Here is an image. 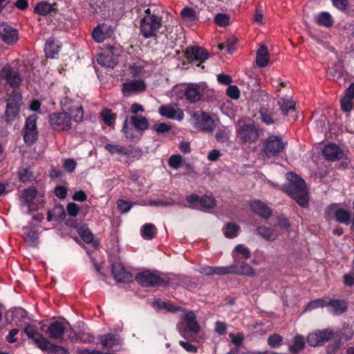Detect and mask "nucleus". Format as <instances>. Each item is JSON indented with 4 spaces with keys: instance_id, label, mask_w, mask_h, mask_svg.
<instances>
[{
    "instance_id": "nucleus-1",
    "label": "nucleus",
    "mask_w": 354,
    "mask_h": 354,
    "mask_svg": "<svg viewBox=\"0 0 354 354\" xmlns=\"http://www.w3.org/2000/svg\"><path fill=\"white\" fill-rule=\"evenodd\" d=\"M287 178L289 183L281 187L282 191L293 198L301 207H308V193L304 180L293 172L288 173Z\"/></svg>"
},
{
    "instance_id": "nucleus-2",
    "label": "nucleus",
    "mask_w": 354,
    "mask_h": 354,
    "mask_svg": "<svg viewBox=\"0 0 354 354\" xmlns=\"http://www.w3.org/2000/svg\"><path fill=\"white\" fill-rule=\"evenodd\" d=\"M29 339H31L37 348L48 354H68V351L63 346L52 343L49 339L39 333L35 326L28 324L24 329Z\"/></svg>"
},
{
    "instance_id": "nucleus-3",
    "label": "nucleus",
    "mask_w": 354,
    "mask_h": 354,
    "mask_svg": "<svg viewBox=\"0 0 354 354\" xmlns=\"http://www.w3.org/2000/svg\"><path fill=\"white\" fill-rule=\"evenodd\" d=\"M237 137L244 143H254L259 136V129L250 119L238 120L236 125Z\"/></svg>"
},
{
    "instance_id": "nucleus-4",
    "label": "nucleus",
    "mask_w": 354,
    "mask_h": 354,
    "mask_svg": "<svg viewBox=\"0 0 354 354\" xmlns=\"http://www.w3.org/2000/svg\"><path fill=\"white\" fill-rule=\"evenodd\" d=\"M178 332L185 339L193 341L200 330V326L196 321L193 311L185 313L181 322L178 324Z\"/></svg>"
},
{
    "instance_id": "nucleus-5",
    "label": "nucleus",
    "mask_w": 354,
    "mask_h": 354,
    "mask_svg": "<svg viewBox=\"0 0 354 354\" xmlns=\"http://www.w3.org/2000/svg\"><path fill=\"white\" fill-rule=\"evenodd\" d=\"M162 26V17L158 15H145L140 22V35L145 39L156 37Z\"/></svg>"
},
{
    "instance_id": "nucleus-6",
    "label": "nucleus",
    "mask_w": 354,
    "mask_h": 354,
    "mask_svg": "<svg viewBox=\"0 0 354 354\" xmlns=\"http://www.w3.org/2000/svg\"><path fill=\"white\" fill-rule=\"evenodd\" d=\"M286 145L287 142L280 136L271 135L263 141L262 151L268 158L277 156L283 151Z\"/></svg>"
},
{
    "instance_id": "nucleus-7",
    "label": "nucleus",
    "mask_w": 354,
    "mask_h": 354,
    "mask_svg": "<svg viewBox=\"0 0 354 354\" xmlns=\"http://www.w3.org/2000/svg\"><path fill=\"white\" fill-rule=\"evenodd\" d=\"M49 123L55 131H68L71 128V114L66 112L52 113L49 115Z\"/></svg>"
},
{
    "instance_id": "nucleus-8",
    "label": "nucleus",
    "mask_w": 354,
    "mask_h": 354,
    "mask_svg": "<svg viewBox=\"0 0 354 354\" xmlns=\"http://www.w3.org/2000/svg\"><path fill=\"white\" fill-rule=\"evenodd\" d=\"M135 280L142 287L160 286L168 283V282L160 277L158 275L151 272L149 270L138 273L136 276Z\"/></svg>"
},
{
    "instance_id": "nucleus-9",
    "label": "nucleus",
    "mask_w": 354,
    "mask_h": 354,
    "mask_svg": "<svg viewBox=\"0 0 354 354\" xmlns=\"http://www.w3.org/2000/svg\"><path fill=\"white\" fill-rule=\"evenodd\" d=\"M326 213L328 219L335 218L337 222L348 225L351 223V212L344 208L338 207L336 204L329 205Z\"/></svg>"
},
{
    "instance_id": "nucleus-10",
    "label": "nucleus",
    "mask_w": 354,
    "mask_h": 354,
    "mask_svg": "<svg viewBox=\"0 0 354 354\" xmlns=\"http://www.w3.org/2000/svg\"><path fill=\"white\" fill-rule=\"evenodd\" d=\"M41 330L48 338L53 340L61 341L64 339L66 328L64 322L54 321L50 322L48 326L44 324L41 326Z\"/></svg>"
},
{
    "instance_id": "nucleus-11",
    "label": "nucleus",
    "mask_w": 354,
    "mask_h": 354,
    "mask_svg": "<svg viewBox=\"0 0 354 354\" xmlns=\"http://www.w3.org/2000/svg\"><path fill=\"white\" fill-rule=\"evenodd\" d=\"M37 117L35 115L29 116L26 119L23 129L24 142L30 145H32L37 139Z\"/></svg>"
},
{
    "instance_id": "nucleus-12",
    "label": "nucleus",
    "mask_w": 354,
    "mask_h": 354,
    "mask_svg": "<svg viewBox=\"0 0 354 354\" xmlns=\"http://www.w3.org/2000/svg\"><path fill=\"white\" fill-rule=\"evenodd\" d=\"M334 333L333 330L326 328L310 333L307 337V342L311 346H318L323 345L333 338Z\"/></svg>"
},
{
    "instance_id": "nucleus-13",
    "label": "nucleus",
    "mask_w": 354,
    "mask_h": 354,
    "mask_svg": "<svg viewBox=\"0 0 354 354\" xmlns=\"http://www.w3.org/2000/svg\"><path fill=\"white\" fill-rule=\"evenodd\" d=\"M0 80H4L6 83L12 88L18 87L21 82L19 72L10 66H4L0 71Z\"/></svg>"
},
{
    "instance_id": "nucleus-14",
    "label": "nucleus",
    "mask_w": 354,
    "mask_h": 354,
    "mask_svg": "<svg viewBox=\"0 0 354 354\" xmlns=\"http://www.w3.org/2000/svg\"><path fill=\"white\" fill-rule=\"evenodd\" d=\"M185 57L189 62H198L197 66L209 58V54L203 47L194 46L187 47L185 50Z\"/></svg>"
},
{
    "instance_id": "nucleus-15",
    "label": "nucleus",
    "mask_w": 354,
    "mask_h": 354,
    "mask_svg": "<svg viewBox=\"0 0 354 354\" xmlns=\"http://www.w3.org/2000/svg\"><path fill=\"white\" fill-rule=\"evenodd\" d=\"M205 88L204 84H189L184 90V96L190 103H196L201 99Z\"/></svg>"
},
{
    "instance_id": "nucleus-16",
    "label": "nucleus",
    "mask_w": 354,
    "mask_h": 354,
    "mask_svg": "<svg viewBox=\"0 0 354 354\" xmlns=\"http://www.w3.org/2000/svg\"><path fill=\"white\" fill-rule=\"evenodd\" d=\"M0 39L8 45H13L18 39V31L7 23L0 24Z\"/></svg>"
},
{
    "instance_id": "nucleus-17",
    "label": "nucleus",
    "mask_w": 354,
    "mask_h": 354,
    "mask_svg": "<svg viewBox=\"0 0 354 354\" xmlns=\"http://www.w3.org/2000/svg\"><path fill=\"white\" fill-rule=\"evenodd\" d=\"M146 89V84L143 80H133L124 82L122 85V91L125 96H129L133 93H140Z\"/></svg>"
},
{
    "instance_id": "nucleus-18",
    "label": "nucleus",
    "mask_w": 354,
    "mask_h": 354,
    "mask_svg": "<svg viewBox=\"0 0 354 354\" xmlns=\"http://www.w3.org/2000/svg\"><path fill=\"white\" fill-rule=\"evenodd\" d=\"M249 205L252 211L264 219H268L272 215V210L266 203L260 200H252Z\"/></svg>"
},
{
    "instance_id": "nucleus-19",
    "label": "nucleus",
    "mask_w": 354,
    "mask_h": 354,
    "mask_svg": "<svg viewBox=\"0 0 354 354\" xmlns=\"http://www.w3.org/2000/svg\"><path fill=\"white\" fill-rule=\"evenodd\" d=\"M100 342L105 349L119 351L122 344L121 339L118 335L108 333L100 337Z\"/></svg>"
},
{
    "instance_id": "nucleus-20",
    "label": "nucleus",
    "mask_w": 354,
    "mask_h": 354,
    "mask_svg": "<svg viewBox=\"0 0 354 354\" xmlns=\"http://www.w3.org/2000/svg\"><path fill=\"white\" fill-rule=\"evenodd\" d=\"M159 113L167 118L181 120L184 113L176 105H163L159 108Z\"/></svg>"
},
{
    "instance_id": "nucleus-21",
    "label": "nucleus",
    "mask_w": 354,
    "mask_h": 354,
    "mask_svg": "<svg viewBox=\"0 0 354 354\" xmlns=\"http://www.w3.org/2000/svg\"><path fill=\"white\" fill-rule=\"evenodd\" d=\"M322 154L326 159L330 161L342 159L344 156L343 150L334 143L326 145L322 149Z\"/></svg>"
},
{
    "instance_id": "nucleus-22",
    "label": "nucleus",
    "mask_w": 354,
    "mask_h": 354,
    "mask_svg": "<svg viewBox=\"0 0 354 354\" xmlns=\"http://www.w3.org/2000/svg\"><path fill=\"white\" fill-rule=\"evenodd\" d=\"M112 274L118 282L129 283L132 281L133 275L120 264L112 265Z\"/></svg>"
},
{
    "instance_id": "nucleus-23",
    "label": "nucleus",
    "mask_w": 354,
    "mask_h": 354,
    "mask_svg": "<svg viewBox=\"0 0 354 354\" xmlns=\"http://www.w3.org/2000/svg\"><path fill=\"white\" fill-rule=\"evenodd\" d=\"M256 232L263 239L268 241H274L279 236V233L276 227L258 226L256 229Z\"/></svg>"
},
{
    "instance_id": "nucleus-24",
    "label": "nucleus",
    "mask_w": 354,
    "mask_h": 354,
    "mask_svg": "<svg viewBox=\"0 0 354 354\" xmlns=\"http://www.w3.org/2000/svg\"><path fill=\"white\" fill-rule=\"evenodd\" d=\"M33 12L40 16H46L57 12V4H52L48 1H42L37 3Z\"/></svg>"
},
{
    "instance_id": "nucleus-25",
    "label": "nucleus",
    "mask_w": 354,
    "mask_h": 354,
    "mask_svg": "<svg viewBox=\"0 0 354 354\" xmlns=\"http://www.w3.org/2000/svg\"><path fill=\"white\" fill-rule=\"evenodd\" d=\"M232 274L252 277L254 275V268L248 263L241 261L232 265Z\"/></svg>"
},
{
    "instance_id": "nucleus-26",
    "label": "nucleus",
    "mask_w": 354,
    "mask_h": 354,
    "mask_svg": "<svg viewBox=\"0 0 354 354\" xmlns=\"http://www.w3.org/2000/svg\"><path fill=\"white\" fill-rule=\"evenodd\" d=\"M327 307L329 311L334 315H341L347 309V305L344 300L328 299Z\"/></svg>"
},
{
    "instance_id": "nucleus-27",
    "label": "nucleus",
    "mask_w": 354,
    "mask_h": 354,
    "mask_svg": "<svg viewBox=\"0 0 354 354\" xmlns=\"http://www.w3.org/2000/svg\"><path fill=\"white\" fill-rule=\"evenodd\" d=\"M315 22L320 26L330 28L333 26L334 20L331 15L328 12H322L315 17Z\"/></svg>"
},
{
    "instance_id": "nucleus-28",
    "label": "nucleus",
    "mask_w": 354,
    "mask_h": 354,
    "mask_svg": "<svg viewBox=\"0 0 354 354\" xmlns=\"http://www.w3.org/2000/svg\"><path fill=\"white\" fill-rule=\"evenodd\" d=\"M37 194V191L35 187H28L24 190H23L21 196L20 200L21 202V204L23 205H27L28 207L30 206L31 203L34 201V199L36 198Z\"/></svg>"
},
{
    "instance_id": "nucleus-29",
    "label": "nucleus",
    "mask_w": 354,
    "mask_h": 354,
    "mask_svg": "<svg viewBox=\"0 0 354 354\" xmlns=\"http://www.w3.org/2000/svg\"><path fill=\"white\" fill-rule=\"evenodd\" d=\"M353 335V329L348 326H344L335 334L334 333L333 337L337 339L340 343H343L351 339Z\"/></svg>"
},
{
    "instance_id": "nucleus-30",
    "label": "nucleus",
    "mask_w": 354,
    "mask_h": 354,
    "mask_svg": "<svg viewBox=\"0 0 354 354\" xmlns=\"http://www.w3.org/2000/svg\"><path fill=\"white\" fill-rule=\"evenodd\" d=\"M269 61V53L268 48L265 45L259 47L257 52L256 62L257 64L261 68L267 66Z\"/></svg>"
},
{
    "instance_id": "nucleus-31",
    "label": "nucleus",
    "mask_w": 354,
    "mask_h": 354,
    "mask_svg": "<svg viewBox=\"0 0 354 354\" xmlns=\"http://www.w3.org/2000/svg\"><path fill=\"white\" fill-rule=\"evenodd\" d=\"M130 120L134 128L138 130L145 131L149 128L148 120L141 115L132 116Z\"/></svg>"
},
{
    "instance_id": "nucleus-32",
    "label": "nucleus",
    "mask_w": 354,
    "mask_h": 354,
    "mask_svg": "<svg viewBox=\"0 0 354 354\" xmlns=\"http://www.w3.org/2000/svg\"><path fill=\"white\" fill-rule=\"evenodd\" d=\"M60 46L55 44L53 39H48L45 44L44 52L48 58H55V55L58 54Z\"/></svg>"
},
{
    "instance_id": "nucleus-33",
    "label": "nucleus",
    "mask_w": 354,
    "mask_h": 354,
    "mask_svg": "<svg viewBox=\"0 0 354 354\" xmlns=\"http://www.w3.org/2000/svg\"><path fill=\"white\" fill-rule=\"evenodd\" d=\"M241 227L234 222H230L226 224L223 229V234L226 238L233 239L239 235Z\"/></svg>"
},
{
    "instance_id": "nucleus-34",
    "label": "nucleus",
    "mask_w": 354,
    "mask_h": 354,
    "mask_svg": "<svg viewBox=\"0 0 354 354\" xmlns=\"http://www.w3.org/2000/svg\"><path fill=\"white\" fill-rule=\"evenodd\" d=\"M277 104L285 115L295 111V103L291 98L281 97L278 100Z\"/></svg>"
},
{
    "instance_id": "nucleus-35",
    "label": "nucleus",
    "mask_w": 354,
    "mask_h": 354,
    "mask_svg": "<svg viewBox=\"0 0 354 354\" xmlns=\"http://www.w3.org/2000/svg\"><path fill=\"white\" fill-rule=\"evenodd\" d=\"M261 121L267 125H270L274 122L273 116L274 112L266 107H261L259 109Z\"/></svg>"
},
{
    "instance_id": "nucleus-36",
    "label": "nucleus",
    "mask_w": 354,
    "mask_h": 354,
    "mask_svg": "<svg viewBox=\"0 0 354 354\" xmlns=\"http://www.w3.org/2000/svg\"><path fill=\"white\" fill-rule=\"evenodd\" d=\"M106 30L105 26L96 27L92 32L93 39L97 43L104 41L109 37L108 32Z\"/></svg>"
},
{
    "instance_id": "nucleus-37",
    "label": "nucleus",
    "mask_w": 354,
    "mask_h": 354,
    "mask_svg": "<svg viewBox=\"0 0 354 354\" xmlns=\"http://www.w3.org/2000/svg\"><path fill=\"white\" fill-rule=\"evenodd\" d=\"M97 62L99 64L108 68H113L117 63L112 55L105 53L100 55Z\"/></svg>"
},
{
    "instance_id": "nucleus-38",
    "label": "nucleus",
    "mask_w": 354,
    "mask_h": 354,
    "mask_svg": "<svg viewBox=\"0 0 354 354\" xmlns=\"http://www.w3.org/2000/svg\"><path fill=\"white\" fill-rule=\"evenodd\" d=\"M156 227L153 224L147 223L143 225L141 233L144 239L150 240L155 238L156 235Z\"/></svg>"
},
{
    "instance_id": "nucleus-39",
    "label": "nucleus",
    "mask_w": 354,
    "mask_h": 354,
    "mask_svg": "<svg viewBox=\"0 0 354 354\" xmlns=\"http://www.w3.org/2000/svg\"><path fill=\"white\" fill-rule=\"evenodd\" d=\"M20 109L6 104L3 119L6 122L14 121L19 114Z\"/></svg>"
},
{
    "instance_id": "nucleus-40",
    "label": "nucleus",
    "mask_w": 354,
    "mask_h": 354,
    "mask_svg": "<svg viewBox=\"0 0 354 354\" xmlns=\"http://www.w3.org/2000/svg\"><path fill=\"white\" fill-rule=\"evenodd\" d=\"M65 109L69 111L71 114H73L75 112V114L73 115V119L75 122H79L82 120L84 111L82 107L80 105L76 104L70 107L65 106Z\"/></svg>"
},
{
    "instance_id": "nucleus-41",
    "label": "nucleus",
    "mask_w": 354,
    "mask_h": 354,
    "mask_svg": "<svg viewBox=\"0 0 354 354\" xmlns=\"http://www.w3.org/2000/svg\"><path fill=\"white\" fill-rule=\"evenodd\" d=\"M199 126L203 130L212 131L214 128V122L209 115L203 114Z\"/></svg>"
},
{
    "instance_id": "nucleus-42",
    "label": "nucleus",
    "mask_w": 354,
    "mask_h": 354,
    "mask_svg": "<svg viewBox=\"0 0 354 354\" xmlns=\"http://www.w3.org/2000/svg\"><path fill=\"white\" fill-rule=\"evenodd\" d=\"M21 100L22 96L20 93L17 91H12L7 100L6 104H10V106L20 109L22 104Z\"/></svg>"
},
{
    "instance_id": "nucleus-43",
    "label": "nucleus",
    "mask_w": 354,
    "mask_h": 354,
    "mask_svg": "<svg viewBox=\"0 0 354 354\" xmlns=\"http://www.w3.org/2000/svg\"><path fill=\"white\" fill-rule=\"evenodd\" d=\"M304 347V339L301 335H297L294 337V342L289 348V350L292 353H297L301 351Z\"/></svg>"
},
{
    "instance_id": "nucleus-44",
    "label": "nucleus",
    "mask_w": 354,
    "mask_h": 354,
    "mask_svg": "<svg viewBox=\"0 0 354 354\" xmlns=\"http://www.w3.org/2000/svg\"><path fill=\"white\" fill-rule=\"evenodd\" d=\"M216 200L211 196L204 195L200 198L199 205L203 209H212L216 206Z\"/></svg>"
},
{
    "instance_id": "nucleus-45",
    "label": "nucleus",
    "mask_w": 354,
    "mask_h": 354,
    "mask_svg": "<svg viewBox=\"0 0 354 354\" xmlns=\"http://www.w3.org/2000/svg\"><path fill=\"white\" fill-rule=\"evenodd\" d=\"M71 341H77L80 340L84 343H90L93 340V336L88 333H75L69 336Z\"/></svg>"
},
{
    "instance_id": "nucleus-46",
    "label": "nucleus",
    "mask_w": 354,
    "mask_h": 354,
    "mask_svg": "<svg viewBox=\"0 0 354 354\" xmlns=\"http://www.w3.org/2000/svg\"><path fill=\"white\" fill-rule=\"evenodd\" d=\"M100 116L102 120L107 126L112 125L116 118L115 114L112 113L111 111L108 109H103L101 112Z\"/></svg>"
},
{
    "instance_id": "nucleus-47",
    "label": "nucleus",
    "mask_w": 354,
    "mask_h": 354,
    "mask_svg": "<svg viewBox=\"0 0 354 354\" xmlns=\"http://www.w3.org/2000/svg\"><path fill=\"white\" fill-rule=\"evenodd\" d=\"M327 302L328 299H317L313 301H311L308 303V304L306 306L305 310H312L313 309L317 308H323L324 306H327Z\"/></svg>"
},
{
    "instance_id": "nucleus-48",
    "label": "nucleus",
    "mask_w": 354,
    "mask_h": 354,
    "mask_svg": "<svg viewBox=\"0 0 354 354\" xmlns=\"http://www.w3.org/2000/svg\"><path fill=\"white\" fill-rule=\"evenodd\" d=\"M181 17L187 21H193L196 19V11L189 7L183 8L180 12Z\"/></svg>"
},
{
    "instance_id": "nucleus-49",
    "label": "nucleus",
    "mask_w": 354,
    "mask_h": 354,
    "mask_svg": "<svg viewBox=\"0 0 354 354\" xmlns=\"http://www.w3.org/2000/svg\"><path fill=\"white\" fill-rule=\"evenodd\" d=\"M104 148L111 153L127 154L125 148L120 145L107 144Z\"/></svg>"
},
{
    "instance_id": "nucleus-50",
    "label": "nucleus",
    "mask_w": 354,
    "mask_h": 354,
    "mask_svg": "<svg viewBox=\"0 0 354 354\" xmlns=\"http://www.w3.org/2000/svg\"><path fill=\"white\" fill-rule=\"evenodd\" d=\"M26 241L31 246H37L39 243V234L35 230H30L26 236Z\"/></svg>"
},
{
    "instance_id": "nucleus-51",
    "label": "nucleus",
    "mask_w": 354,
    "mask_h": 354,
    "mask_svg": "<svg viewBox=\"0 0 354 354\" xmlns=\"http://www.w3.org/2000/svg\"><path fill=\"white\" fill-rule=\"evenodd\" d=\"M283 341V337L277 334H273L268 338V344L271 348H276L279 346Z\"/></svg>"
},
{
    "instance_id": "nucleus-52",
    "label": "nucleus",
    "mask_w": 354,
    "mask_h": 354,
    "mask_svg": "<svg viewBox=\"0 0 354 354\" xmlns=\"http://www.w3.org/2000/svg\"><path fill=\"white\" fill-rule=\"evenodd\" d=\"M214 21L218 26L224 27L229 24L230 17L226 14H218L214 17Z\"/></svg>"
},
{
    "instance_id": "nucleus-53",
    "label": "nucleus",
    "mask_w": 354,
    "mask_h": 354,
    "mask_svg": "<svg viewBox=\"0 0 354 354\" xmlns=\"http://www.w3.org/2000/svg\"><path fill=\"white\" fill-rule=\"evenodd\" d=\"M133 204L134 203H132L129 201L122 200V199H119L117 201L118 207L121 213L128 212L131 209Z\"/></svg>"
},
{
    "instance_id": "nucleus-54",
    "label": "nucleus",
    "mask_w": 354,
    "mask_h": 354,
    "mask_svg": "<svg viewBox=\"0 0 354 354\" xmlns=\"http://www.w3.org/2000/svg\"><path fill=\"white\" fill-rule=\"evenodd\" d=\"M232 265L229 266H214V274L222 276L232 274Z\"/></svg>"
},
{
    "instance_id": "nucleus-55",
    "label": "nucleus",
    "mask_w": 354,
    "mask_h": 354,
    "mask_svg": "<svg viewBox=\"0 0 354 354\" xmlns=\"http://www.w3.org/2000/svg\"><path fill=\"white\" fill-rule=\"evenodd\" d=\"M182 156L180 155H172L169 159V165L173 169H178L180 167L182 162Z\"/></svg>"
},
{
    "instance_id": "nucleus-56",
    "label": "nucleus",
    "mask_w": 354,
    "mask_h": 354,
    "mask_svg": "<svg viewBox=\"0 0 354 354\" xmlns=\"http://www.w3.org/2000/svg\"><path fill=\"white\" fill-rule=\"evenodd\" d=\"M171 129V126L165 122L156 124L152 127V129L153 131H155L156 132H157L158 133H167L169 131H170Z\"/></svg>"
},
{
    "instance_id": "nucleus-57",
    "label": "nucleus",
    "mask_w": 354,
    "mask_h": 354,
    "mask_svg": "<svg viewBox=\"0 0 354 354\" xmlns=\"http://www.w3.org/2000/svg\"><path fill=\"white\" fill-rule=\"evenodd\" d=\"M229 337L232 339V342L239 348L243 344L244 336L242 333H236L234 335V333H230Z\"/></svg>"
},
{
    "instance_id": "nucleus-58",
    "label": "nucleus",
    "mask_w": 354,
    "mask_h": 354,
    "mask_svg": "<svg viewBox=\"0 0 354 354\" xmlns=\"http://www.w3.org/2000/svg\"><path fill=\"white\" fill-rule=\"evenodd\" d=\"M227 95L232 99L236 100L240 96V91L236 86L230 85L226 91Z\"/></svg>"
},
{
    "instance_id": "nucleus-59",
    "label": "nucleus",
    "mask_w": 354,
    "mask_h": 354,
    "mask_svg": "<svg viewBox=\"0 0 354 354\" xmlns=\"http://www.w3.org/2000/svg\"><path fill=\"white\" fill-rule=\"evenodd\" d=\"M234 251L239 254H241L243 258L248 259L250 257L251 253L250 250L244 247L242 244H239L234 248Z\"/></svg>"
},
{
    "instance_id": "nucleus-60",
    "label": "nucleus",
    "mask_w": 354,
    "mask_h": 354,
    "mask_svg": "<svg viewBox=\"0 0 354 354\" xmlns=\"http://www.w3.org/2000/svg\"><path fill=\"white\" fill-rule=\"evenodd\" d=\"M328 74L333 79V80H337L339 78H341L342 75L341 66H335L334 67H332L330 68Z\"/></svg>"
},
{
    "instance_id": "nucleus-61",
    "label": "nucleus",
    "mask_w": 354,
    "mask_h": 354,
    "mask_svg": "<svg viewBox=\"0 0 354 354\" xmlns=\"http://www.w3.org/2000/svg\"><path fill=\"white\" fill-rule=\"evenodd\" d=\"M67 213L71 216H76L80 211L78 205L74 203H69L66 207Z\"/></svg>"
},
{
    "instance_id": "nucleus-62",
    "label": "nucleus",
    "mask_w": 354,
    "mask_h": 354,
    "mask_svg": "<svg viewBox=\"0 0 354 354\" xmlns=\"http://www.w3.org/2000/svg\"><path fill=\"white\" fill-rule=\"evenodd\" d=\"M352 100L343 97L341 100V109L344 112H350L352 109Z\"/></svg>"
},
{
    "instance_id": "nucleus-63",
    "label": "nucleus",
    "mask_w": 354,
    "mask_h": 354,
    "mask_svg": "<svg viewBox=\"0 0 354 354\" xmlns=\"http://www.w3.org/2000/svg\"><path fill=\"white\" fill-rule=\"evenodd\" d=\"M77 166V162L73 158L64 160V167L70 173L73 172Z\"/></svg>"
},
{
    "instance_id": "nucleus-64",
    "label": "nucleus",
    "mask_w": 354,
    "mask_h": 354,
    "mask_svg": "<svg viewBox=\"0 0 354 354\" xmlns=\"http://www.w3.org/2000/svg\"><path fill=\"white\" fill-rule=\"evenodd\" d=\"M82 239L86 243H91L93 241V235L88 230H82L80 232Z\"/></svg>"
}]
</instances>
